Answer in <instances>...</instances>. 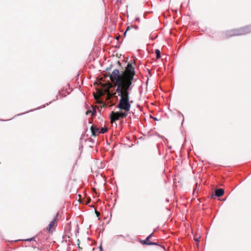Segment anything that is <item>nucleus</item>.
<instances>
[{"label":"nucleus","mask_w":251,"mask_h":251,"mask_svg":"<svg viewBox=\"0 0 251 251\" xmlns=\"http://www.w3.org/2000/svg\"><path fill=\"white\" fill-rule=\"evenodd\" d=\"M110 95L115 98H118L120 97L118 104L117 108H119L120 112L112 111L110 114L111 122L112 124L116 121H118L121 119L126 118L131 108V103L133 102L132 100H130L129 95L125 94L121 92H117L115 91L114 93Z\"/></svg>","instance_id":"obj_2"},{"label":"nucleus","mask_w":251,"mask_h":251,"mask_svg":"<svg viewBox=\"0 0 251 251\" xmlns=\"http://www.w3.org/2000/svg\"><path fill=\"white\" fill-rule=\"evenodd\" d=\"M108 84H109V85H110V87H111V84H110L108 83Z\"/></svg>","instance_id":"obj_14"},{"label":"nucleus","mask_w":251,"mask_h":251,"mask_svg":"<svg viewBox=\"0 0 251 251\" xmlns=\"http://www.w3.org/2000/svg\"><path fill=\"white\" fill-rule=\"evenodd\" d=\"M155 53L156 55L157 58H159L160 57V52L159 50H158V49L155 50Z\"/></svg>","instance_id":"obj_9"},{"label":"nucleus","mask_w":251,"mask_h":251,"mask_svg":"<svg viewBox=\"0 0 251 251\" xmlns=\"http://www.w3.org/2000/svg\"><path fill=\"white\" fill-rule=\"evenodd\" d=\"M92 133L94 136L98 135L100 133V128L96 126H92L91 127Z\"/></svg>","instance_id":"obj_5"},{"label":"nucleus","mask_w":251,"mask_h":251,"mask_svg":"<svg viewBox=\"0 0 251 251\" xmlns=\"http://www.w3.org/2000/svg\"><path fill=\"white\" fill-rule=\"evenodd\" d=\"M57 226V220L56 218H55L52 220L49 224L48 226L47 227V229L49 232H51Z\"/></svg>","instance_id":"obj_4"},{"label":"nucleus","mask_w":251,"mask_h":251,"mask_svg":"<svg viewBox=\"0 0 251 251\" xmlns=\"http://www.w3.org/2000/svg\"><path fill=\"white\" fill-rule=\"evenodd\" d=\"M108 130V128L106 127H101L100 129V134H103L107 132Z\"/></svg>","instance_id":"obj_8"},{"label":"nucleus","mask_w":251,"mask_h":251,"mask_svg":"<svg viewBox=\"0 0 251 251\" xmlns=\"http://www.w3.org/2000/svg\"><path fill=\"white\" fill-rule=\"evenodd\" d=\"M130 29V27H127L125 33V35H126V32L128 31V30H129Z\"/></svg>","instance_id":"obj_11"},{"label":"nucleus","mask_w":251,"mask_h":251,"mask_svg":"<svg viewBox=\"0 0 251 251\" xmlns=\"http://www.w3.org/2000/svg\"><path fill=\"white\" fill-rule=\"evenodd\" d=\"M251 32V25L244 27L240 29H235L229 32L230 36L243 35Z\"/></svg>","instance_id":"obj_3"},{"label":"nucleus","mask_w":251,"mask_h":251,"mask_svg":"<svg viewBox=\"0 0 251 251\" xmlns=\"http://www.w3.org/2000/svg\"><path fill=\"white\" fill-rule=\"evenodd\" d=\"M152 235V233L150 235H149L146 239L144 241V243L146 245H156V244L154 242H151L149 241L150 238L151 237Z\"/></svg>","instance_id":"obj_6"},{"label":"nucleus","mask_w":251,"mask_h":251,"mask_svg":"<svg viewBox=\"0 0 251 251\" xmlns=\"http://www.w3.org/2000/svg\"><path fill=\"white\" fill-rule=\"evenodd\" d=\"M34 238H31L30 239H26V241H32L33 239H34Z\"/></svg>","instance_id":"obj_12"},{"label":"nucleus","mask_w":251,"mask_h":251,"mask_svg":"<svg viewBox=\"0 0 251 251\" xmlns=\"http://www.w3.org/2000/svg\"><path fill=\"white\" fill-rule=\"evenodd\" d=\"M224 194V190L222 188H219L216 190L215 191V195L217 197H221L223 196Z\"/></svg>","instance_id":"obj_7"},{"label":"nucleus","mask_w":251,"mask_h":251,"mask_svg":"<svg viewBox=\"0 0 251 251\" xmlns=\"http://www.w3.org/2000/svg\"><path fill=\"white\" fill-rule=\"evenodd\" d=\"M134 75V68L132 64L128 63L125 71L120 73L118 70L115 69L109 77L117 92L129 95Z\"/></svg>","instance_id":"obj_1"},{"label":"nucleus","mask_w":251,"mask_h":251,"mask_svg":"<svg viewBox=\"0 0 251 251\" xmlns=\"http://www.w3.org/2000/svg\"><path fill=\"white\" fill-rule=\"evenodd\" d=\"M95 113L96 112L95 110H93V111L92 110H87L86 112V114L88 115L89 113H91L92 115H93L95 114Z\"/></svg>","instance_id":"obj_10"},{"label":"nucleus","mask_w":251,"mask_h":251,"mask_svg":"<svg viewBox=\"0 0 251 251\" xmlns=\"http://www.w3.org/2000/svg\"><path fill=\"white\" fill-rule=\"evenodd\" d=\"M195 240H197V241H199V240L198 239H195Z\"/></svg>","instance_id":"obj_13"}]
</instances>
